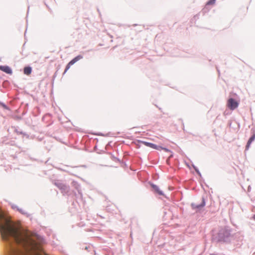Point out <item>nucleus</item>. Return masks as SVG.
I'll use <instances>...</instances> for the list:
<instances>
[{
  "instance_id": "nucleus-1",
  "label": "nucleus",
  "mask_w": 255,
  "mask_h": 255,
  "mask_svg": "<svg viewBox=\"0 0 255 255\" xmlns=\"http://www.w3.org/2000/svg\"><path fill=\"white\" fill-rule=\"evenodd\" d=\"M0 232L2 239L7 245V255H25L24 252L13 244L21 246L23 248H30L37 250L38 244L15 227L0 208Z\"/></svg>"
},
{
  "instance_id": "nucleus-2",
  "label": "nucleus",
  "mask_w": 255,
  "mask_h": 255,
  "mask_svg": "<svg viewBox=\"0 0 255 255\" xmlns=\"http://www.w3.org/2000/svg\"><path fill=\"white\" fill-rule=\"evenodd\" d=\"M240 238L239 233L235 234H231V230L228 227H225L221 229L218 234V241L224 243H234V240ZM241 238H242L241 237Z\"/></svg>"
},
{
  "instance_id": "nucleus-3",
  "label": "nucleus",
  "mask_w": 255,
  "mask_h": 255,
  "mask_svg": "<svg viewBox=\"0 0 255 255\" xmlns=\"http://www.w3.org/2000/svg\"><path fill=\"white\" fill-rule=\"evenodd\" d=\"M238 103L233 98H230L229 99L228 102V106L231 110H235L238 107Z\"/></svg>"
},
{
  "instance_id": "nucleus-4",
  "label": "nucleus",
  "mask_w": 255,
  "mask_h": 255,
  "mask_svg": "<svg viewBox=\"0 0 255 255\" xmlns=\"http://www.w3.org/2000/svg\"><path fill=\"white\" fill-rule=\"evenodd\" d=\"M206 204L205 199L204 197H202V202L201 204L196 205L195 203H192L191 206L193 209H198L200 210L201 208L204 207Z\"/></svg>"
},
{
  "instance_id": "nucleus-5",
  "label": "nucleus",
  "mask_w": 255,
  "mask_h": 255,
  "mask_svg": "<svg viewBox=\"0 0 255 255\" xmlns=\"http://www.w3.org/2000/svg\"><path fill=\"white\" fill-rule=\"evenodd\" d=\"M0 70L8 74H12L11 69L8 66H0Z\"/></svg>"
},
{
  "instance_id": "nucleus-6",
  "label": "nucleus",
  "mask_w": 255,
  "mask_h": 255,
  "mask_svg": "<svg viewBox=\"0 0 255 255\" xmlns=\"http://www.w3.org/2000/svg\"><path fill=\"white\" fill-rule=\"evenodd\" d=\"M151 187L152 188V189L154 190V192L159 195H163V192L159 189V188L158 186L156 185H155L153 183L150 184Z\"/></svg>"
},
{
  "instance_id": "nucleus-7",
  "label": "nucleus",
  "mask_w": 255,
  "mask_h": 255,
  "mask_svg": "<svg viewBox=\"0 0 255 255\" xmlns=\"http://www.w3.org/2000/svg\"><path fill=\"white\" fill-rule=\"evenodd\" d=\"M142 143H143L145 145L151 147L153 149H159L160 148V146H158L156 144H153L152 143L146 142V141H141Z\"/></svg>"
},
{
  "instance_id": "nucleus-8",
  "label": "nucleus",
  "mask_w": 255,
  "mask_h": 255,
  "mask_svg": "<svg viewBox=\"0 0 255 255\" xmlns=\"http://www.w3.org/2000/svg\"><path fill=\"white\" fill-rule=\"evenodd\" d=\"M255 133H254L251 136V137L249 138V139L247 142V144L246 145V150H248L249 148L251 143L255 140Z\"/></svg>"
},
{
  "instance_id": "nucleus-9",
  "label": "nucleus",
  "mask_w": 255,
  "mask_h": 255,
  "mask_svg": "<svg viewBox=\"0 0 255 255\" xmlns=\"http://www.w3.org/2000/svg\"><path fill=\"white\" fill-rule=\"evenodd\" d=\"M83 58V56L81 55H79L77 56H76L75 58H74L72 60H71L69 62L70 64H74L75 63H76L77 61H79V60Z\"/></svg>"
},
{
  "instance_id": "nucleus-10",
  "label": "nucleus",
  "mask_w": 255,
  "mask_h": 255,
  "mask_svg": "<svg viewBox=\"0 0 255 255\" xmlns=\"http://www.w3.org/2000/svg\"><path fill=\"white\" fill-rule=\"evenodd\" d=\"M32 71V68L30 66H27L24 67L23 69L24 73L27 75H29Z\"/></svg>"
},
{
  "instance_id": "nucleus-11",
  "label": "nucleus",
  "mask_w": 255,
  "mask_h": 255,
  "mask_svg": "<svg viewBox=\"0 0 255 255\" xmlns=\"http://www.w3.org/2000/svg\"><path fill=\"white\" fill-rule=\"evenodd\" d=\"M62 192L63 193H67L69 191V187L63 184V187H61L59 188Z\"/></svg>"
},
{
  "instance_id": "nucleus-12",
  "label": "nucleus",
  "mask_w": 255,
  "mask_h": 255,
  "mask_svg": "<svg viewBox=\"0 0 255 255\" xmlns=\"http://www.w3.org/2000/svg\"><path fill=\"white\" fill-rule=\"evenodd\" d=\"M17 211H18L22 214L26 215L27 217H29L30 216L29 214H28L26 212H25L22 209L17 208Z\"/></svg>"
},
{
  "instance_id": "nucleus-13",
  "label": "nucleus",
  "mask_w": 255,
  "mask_h": 255,
  "mask_svg": "<svg viewBox=\"0 0 255 255\" xmlns=\"http://www.w3.org/2000/svg\"><path fill=\"white\" fill-rule=\"evenodd\" d=\"M216 0H209L206 3V6L214 4L215 3Z\"/></svg>"
},
{
  "instance_id": "nucleus-14",
  "label": "nucleus",
  "mask_w": 255,
  "mask_h": 255,
  "mask_svg": "<svg viewBox=\"0 0 255 255\" xmlns=\"http://www.w3.org/2000/svg\"><path fill=\"white\" fill-rule=\"evenodd\" d=\"M54 184L59 188L63 187V184L59 181L55 182Z\"/></svg>"
},
{
  "instance_id": "nucleus-15",
  "label": "nucleus",
  "mask_w": 255,
  "mask_h": 255,
  "mask_svg": "<svg viewBox=\"0 0 255 255\" xmlns=\"http://www.w3.org/2000/svg\"><path fill=\"white\" fill-rule=\"evenodd\" d=\"M15 131L18 134H23L24 135H26L27 137H28V135L26 134L25 133H23L21 131H19L17 129H15Z\"/></svg>"
},
{
  "instance_id": "nucleus-16",
  "label": "nucleus",
  "mask_w": 255,
  "mask_h": 255,
  "mask_svg": "<svg viewBox=\"0 0 255 255\" xmlns=\"http://www.w3.org/2000/svg\"><path fill=\"white\" fill-rule=\"evenodd\" d=\"M193 167L194 168V169H195V171L196 172V173L200 176H201V173L198 169V168L194 166V165H193Z\"/></svg>"
},
{
  "instance_id": "nucleus-17",
  "label": "nucleus",
  "mask_w": 255,
  "mask_h": 255,
  "mask_svg": "<svg viewBox=\"0 0 255 255\" xmlns=\"http://www.w3.org/2000/svg\"><path fill=\"white\" fill-rule=\"evenodd\" d=\"M72 65V64H70L69 63L67 65V66H66V67L65 68V71H64V73H66L67 72V71L70 68V65Z\"/></svg>"
},
{
  "instance_id": "nucleus-18",
  "label": "nucleus",
  "mask_w": 255,
  "mask_h": 255,
  "mask_svg": "<svg viewBox=\"0 0 255 255\" xmlns=\"http://www.w3.org/2000/svg\"><path fill=\"white\" fill-rule=\"evenodd\" d=\"M11 208L13 209H16L17 210V208H19L16 205H12Z\"/></svg>"
},
{
  "instance_id": "nucleus-19",
  "label": "nucleus",
  "mask_w": 255,
  "mask_h": 255,
  "mask_svg": "<svg viewBox=\"0 0 255 255\" xmlns=\"http://www.w3.org/2000/svg\"><path fill=\"white\" fill-rule=\"evenodd\" d=\"M210 255H223L222 254L214 253L210 254Z\"/></svg>"
},
{
  "instance_id": "nucleus-20",
  "label": "nucleus",
  "mask_w": 255,
  "mask_h": 255,
  "mask_svg": "<svg viewBox=\"0 0 255 255\" xmlns=\"http://www.w3.org/2000/svg\"><path fill=\"white\" fill-rule=\"evenodd\" d=\"M253 219L255 220V214L253 216Z\"/></svg>"
},
{
  "instance_id": "nucleus-21",
  "label": "nucleus",
  "mask_w": 255,
  "mask_h": 255,
  "mask_svg": "<svg viewBox=\"0 0 255 255\" xmlns=\"http://www.w3.org/2000/svg\"><path fill=\"white\" fill-rule=\"evenodd\" d=\"M44 255H47V254H44Z\"/></svg>"
}]
</instances>
